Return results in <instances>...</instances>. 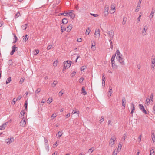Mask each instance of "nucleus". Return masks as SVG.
I'll use <instances>...</instances> for the list:
<instances>
[{"label":"nucleus","instance_id":"1","mask_svg":"<svg viewBox=\"0 0 155 155\" xmlns=\"http://www.w3.org/2000/svg\"><path fill=\"white\" fill-rule=\"evenodd\" d=\"M116 55H113L111 58L112 67L113 69H117L118 66L115 64V58Z\"/></svg>","mask_w":155,"mask_h":155},{"label":"nucleus","instance_id":"2","mask_svg":"<svg viewBox=\"0 0 155 155\" xmlns=\"http://www.w3.org/2000/svg\"><path fill=\"white\" fill-rule=\"evenodd\" d=\"M116 59L122 65H124L125 64L124 59L122 57H120V56L116 57Z\"/></svg>","mask_w":155,"mask_h":155},{"label":"nucleus","instance_id":"3","mask_svg":"<svg viewBox=\"0 0 155 155\" xmlns=\"http://www.w3.org/2000/svg\"><path fill=\"white\" fill-rule=\"evenodd\" d=\"M71 61H67L64 62L65 69H68L70 67L71 65Z\"/></svg>","mask_w":155,"mask_h":155},{"label":"nucleus","instance_id":"4","mask_svg":"<svg viewBox=\"0 0 155 155\" xmlns=\"http://www.w3.org/2000/svg\"><path fill=\"white\" fill-rule=\"evenodd\" d=\"M116 139L114 137H111L110 140L109 145L111 147L113 146L114 145Z\"/></svg>","mask_w":155,"mask_h":155},{"label":"nucleus","instance_id":"5","mask_svg":"<svg viewBox=\"0 0 155 155\" xmlns=\"http://www.w3.org/2000/svg\"><path fill=\"white\" fill-rule=\"evenodd\" d=\"M107 34L108 37L110 39H113L114 35V31L112 30L108 31L107 32Z\"/></svg>","mask_w":155,"mask_h":155},{"label":"nucleus","instance_id":"6","mask_svg":"<svg viewBox=\"0 0 155 155\" xmlns=\"http://www.w3.org/2000/svg\"><path fill=\"white\" fill-rule=\"evenodd\" d=\"M109 9V6L108 5H106L104 9V16H106L108 14V10Z\"/></svg>","mask_w":155,"mask_h":155},{"label":"nucleus","instance_id":"7","mask_svg":"<svg viewBox=\"0 0 155 155\" xmlns=\"http://www.w3.org/2000/svg\"><path fill=\"white\" fill-rule=\"evenodd\" d=\"M139 108L145 114H147V113L143 105L142 104H139Z\"/></svg>","mask_w":155,"mask_h":155},{"label":"nucleus","instance_id":"8","mask_svg":"<svg viewBox=\"0 0 155 155\" xmlns=\"http://www.w3.org/2000/svg\"><path fill=\"white\" fill-rule=\"evenodd\" d=\"M5 141L7 144L9 145L14 141V139L13 138H10L6 139Z\"/></svg>","mask_w":155,"mask_h":155},{"label":"nucleus","instance_id":"9","mask_svg":"<svg viewBox=\"0 0 155 155\" xmlns=\"http://www.w3.org/2000/svg\"><path fill=\"white\" fill-rule=\"evenodd\" d=\"M148 29V26L147 25H145L144 27V28L142 31V34L143 36L147 34L146 31Z\"/></svg>","mask_w":155,"mask_h":155},{"label":"nucleus","instance_id":"10","mask_svg":"<svg viewBox=\"0 0 155 155\" xmlns=\"http://www.w3.org/2000/svg\"><path fill=\"white\" fill-rule=\"evenodd\" d=\"M26 124V121L25 120L22 119L20 123V126L21 127H24Z\"/></svg>","mask_w":155,"mask_h":155},{"label":"nucleus","instance_id":"11","mask_svg":"<svg viewBox=\"0 0 155 155\" xmlns=\"http://www.w3.org/2000/svg\"><path fill=\"white\" fill-rule=\"evenodd\" d=\"M155 12V9L154 8H153L152 9V11L151 13L149 15V18L150 19H152L154 15V13Z\"/></svg>","mask_w":155,"mask_h":155},{"label":"nucleus","instance_id":"12","mask_svg":"<svg viewBox=\"0 0 155 155\" xmlns=\"http://www.w3.org/2000/svg\"><path fill=\"white\" fill-rule=\"evenodd\" d=\"M8 122H7L4 124H3L2 125L0 126V130H3L5 129L6 127L7 124H8Z\"/></svg>","mask_w":155,"mask_h":155},{"label":"nucleus","instance_id":"13","mask_svg":"<svg viewBox=\"0 0 155 155\" xmlns=\"http://www.w3.org/2000/svg\"><path fill=\"white\" fill-rule=\"evenodd\" d=\"M100 30L99 29H96L95 32V35L96 36L99 37L100 36Z\"/></svg>","mask_w":155,"mask_h":155},{"label":"nucleus","instance_id":"14","mask_svg":"<svg viewBox=\"0 0 155 155\" xmlns=\"http://www.w3.org/2000/svg\"><path fill=\"white\" fill-rule=\"evenodd\" d=\"M12 50L10 53V54L11 55H12L13 54L14 52H15L17 50V47H16L14 45L12 47Z\"/></svg>","mask_w":155,"mask_h":155},{"label":"nucleus","instance_id":"15","mask_svg":"<svg viewBox=\"0 0 155 155\" xmlns=\"http://www.w3.org/2000/svg\"><path fill=\"white\" fill-rule=\"evenodd\" d=\"M67 15H69V16H70L72 19H74L75 17L74 14L71 12H68Z\"/></svg>","mask_w":155,"mask_h":155},{"label":"nucleus","instance_id":"16","mask_svg":"<svg viewBox=\"0 0 155 155\" xmlns=\"http://www.w3.org/2000/svg\"><path fill=\"white\" fill-rule=\"evenodd\" d=\"M151 137L153 143L155 142V134H154L153 131H152Z\"/></svg>","mask_w":155,"mask_h":155},{"label":"nucleus","instance_id":"17","mask_svg":"<svg viewBox=\"0 0 155 155\" xmlns=\"http://www.w3.org/2000/svg\"><path fill=\"white\" fill-rule=\"evenodd\" d=\"M122 105L124 107H125L126 105V99L125 97H123L122 98Z\"/></svg>","mask_w":155,"mask_h":155},{"label":"nucleus","instance_id":"18","mask_svg":"<svg viewBox=\"0 0 155 155\" xmlns=\"http://www.w3.org/2000/svg\"><path fill=\"white\" fill-rule=\"evenodd\" d=\"M81 91L82 92L81 93L82 94L85 95L87 94V92H86L85 89V87H82L81 89Z\"/></svg>","mask_w":155,"mask_h":155},{"label":"nucleus","instance_id":"19","mask_svg":"<svg viewBox=\"0 0 155 155\" xmlns=\"http://www.w3.org/2000/svg\"><path fill=\"white\" fill-rule=\"evenodd\" d=\"M131 108H132V111L131 112V114H132L135 110L134 105L133 103L131 104Z\"/></svg>","mask_w":155,"mask_h":155},{"label":"nucleus","instance_id":"20","mask_svg":"<svg viewBox=\"0 0 155 155\" xmlns=\"http://www.w3.org/2000/svg\"><path fill=\"white\" fill-rule=\"evenodd\" d=\"M63 134V133L62 131H59L57 133V134L58 135L57 138H60L62 136Z\"/></svg>","mask_w":155,"mask_h":155},{"label":"nucleus","instance_id":"21","mask_svg":"<svg viewBox=\"0 0 155 155\" xmlns=\"http://www.w3.org/2000/svg\"><path fill=\"white\" fill-rule=\"evenodd\" d=\"M116 54L115 55H117V57L119 56L122 57V54L120 53L119 50H117Z\"/></svg>","mask_w":155,"mask_h":155},{"label":"nucleus","instance_id":"22","mask_svg":"<svg viewBox=\"0 0 155 155\" xmlns=\"http://www.w3.org/2000/svg\"><path fill=\"white\" fill-rule=\"evenodd\" d=\"M28 25L27 24H26L25 25H22L21 26V28L23 30H25L27 27Z\"/></svg>","mask_w":155,"mask_h":155},{"label":"nucleus","instance_id":"23","mask_svg":"<svg viewBox=\"0 0 155 155\" xmlns=\"http://www.w3.org/2000/svg\"><path fill=\"white\" fill-rule=\"evenodd\" d=\"M149 98L152 102L153 103V94H151Z\"/></svg>","mask_w":155,"mask_h":155},{"label":"nucleus","instance_id":"24","mask_svg":"<svg viewBox=\"0 0 155 155\" xmlns=\"http://www.w3.org/2000/svg\"><path fill=\"white\" fill-rule=\"evenodd\" d=\"M90 31L91 30L90 29V28L89 27H88L86 30L85 32L86 35H88Z\"/></svg>","mask_w":155,"mask_h":155},{"label":"nucleus","instance_id":"25","mask_svg":"<svg viewBox=\"0 0 155 155\" xmlns=\"http://www.w3.org/2000/svg\"><path fill=\"white\" fill-rule=\"evenodd\" d=\"M28 35H26L25 36H23V40L25 41V42H26L28 40V38L27 37V36Z\"/></svg>","mask_w":155,"mask_h":155},{"label":"nucleus","instance_id":"26","mask_svg":"<svg viewBox=\"0 0 155 155\" xmlns=\"http://www.w3.org/2000/svg\"><path fill=\"white\" fill-rule=\"evenodd\" d=\"M67 28H68L67 32H69L72 29L71 25H70L69 26H68L67 27Z\"/></svg>","mask_w":155,"mask_h":155},{"label":"nucleus","instance_id":"27","mask_svg":"<svg viewBox=\"0 0 155 155\" xmlns=\"http://www.w3.org/2000/svg\"><path fill=\"white\" fill-rule=\"evenodd\" d=\"M45 147L47 152H48L49 150V147L48 143H46V144L45 145Z\"/></svg>","mask_w":155,"mask_h":155},{"label":"nucleus","instance_id":"28","mask_svg":"<svg viewBox=\"0 0 155 155\" xmlns=\"http://www.w3.org/2000/svg\"><path fill=\"white\" fill-rule=\"evenodd\" d=\"M146 101L147 104H149L150 103V101H151L149 99V97H147Z\"/></svg>","mask_w":155,"mask_h":155},{"label":"nucleus","instance_id":"29","mask_svg":"<svg viewBox=\"0 0 155 155\" xmlns=\"http://www.w3.org/2000/svg\"><path fill=\"white\" fill-rule=\"evenodd\" d=\"M11 81V77H10L8 78L7 79V81H6V84H8L10 82V81Z\"/></svg>","mask_w":155,"mask_h":155},{"label":"nucleus","instance_id":"30","mask_svg":"<svg viewBox=\"0 0 155 155\" xmlns=\"http://www.w3.org/2000/svg\"><path fill=\"white\" fill-rule=\"evenodd\" d=\"M140 8V6L138 5H137V6L136 7V9L135 10V12H137L139 11V9Z\"/></svg>","mask_w":155,"mask_h":155},{"label":"nucleus","instance_id":"31","mask_svg":"<svg viewBox=\"0 0 155 155\" xmlns=\"http://www.w3.org/2000/svg\"><path fill=\"white\" fill-rule=\"evenodd\" d=\"M68 14V12H64V13H60L58 15V16L60 15H64V16H68V15H66Z\"/></svg>","mask_w":155,"mask_h":155},{"label":"nucleus","instance_id":"32","mask_svg":"<svg viewBox=\"0 0 155 155\" xmlns=\"http://www.w3.org/2000/svg\"><path fill=\"white\" fill-rule=\"evenodd\" d=\"M62 23L64 24H66L68 22V21L66 18H63L62 20Z\"/></svg>","mask_w":155,"mask_h":155},{"label":"nucleus","instance_id":"33","mask_svg":"<svg viewBox=\"0 0 155 155\" xmlns=\"http://www.w3.org/2000/svg\"><path fill=\"white\" fill-rule=\"evenodd\" d=\"M66 30V28L64 26H62L61 28V31L63 32Z\"/></svg>","mask_w":155,"mask_h":155},{"label":"nucleus","instance_id":"34","mask_svg":"<svg viewBox=\"0 0 155 155\" xmlns=\"http://www.w3.org/2000/svg\"><path fill=\"white\" fill-rule=\"evenodd\" d=\"M94 45L92 44L91 46V48L93 50H95L96 49V47H95V42H94Z\"/></svg>","mask_w":155,"mask_h":155},{"label":"nucleus","instance_id":"35","mask_svg":"<svg viewBox=\"0 0 155 155\" xmlns=\"http://www.w3.org/2000/svg\"><path fill=\"white\" fill-rule=\"evenodd\" d=\"M122 147V145L119 144L118 148L117 149V150H118V151H119L121 150Z\"/></svg>","mask_w":155,"mask_h":155},{"label":"nucleus","instance_id":"36","mask_svg":"<svg viewBox=\"0 0 155 155\" xmlns=\"http://www.w3.org/2000/svg\"><path fill=\"white\" fill-rule=\"evenodd\" d=\"M116 149L114 150L113 151L112 154V155H117V153H118L119 151L117 150L116 151H115Z\"/></svg>","mask_w":155,"mask_h":155},{"label":"nucleus","instance_id":"37","mask_svg":"<svg viewBox=\"0 0 155 155\" xmlns=\"http://www.w3.org/2000/svg\"><path fill=\"white\" fill-rule=\"evenodd\" d=\"M142 137V135H140L139 136L138 141L139 142H141Z\"/></svg>","mask_w":155,"mask_h":155},{"label":"nucleus","instance_id":"38","mask_svg":"<svg viewBox=\"0 0 155 155\" xmlns=\"http://www.w3.org/2000/svg\"><path fill=\"white\" fill-rule=\"evenodd\" d=\"M58 63V61L57 60L55 61L53 63V66L54 67H55L57 66Z\"/></svg>","mask_w":155,"mask_h":155},{"label":"nucleus","instance_id":"39","mask_svg":"<svg viewBox=\"0 0 155 155\" xmlns=\"http://www.w3.org/2000/svg\"><path fill=\"white\" fill-rule=\"evenodd\" d=\"M41 91V89L40 88H38L35 91V93L36 94H38Z\"/></svg>","mask_w":155,"mask_h":155},{"label":"nucleus","instance_id":"40","mask_svg":"<svg viewBox=\"0 0 155 155\" xmlns=\"http://www.w3.org/2000/svg\"><path fill=\"white\" fill-rule=\"evenodd\" d=\"M154 152L153 149L150 151V155H154Z\"/></svg>","mask_w":155,"mask_h":155},{"label":"nucleus","instance_id":"41","mask_svg":"<svg viewBox=\"0 0 155 155\" xmlns=\"http://www.w3.org/2000/svg\"><path fill=\"white\" fill-rule=\"evenodd\" d=\"M35 52L34 54L35 55H36L39 52V51L38 50H35Z\"/></svg>","mask_w":155,"mask_h":155},{"label":"nucleus","instance_id":"42","mask_svg":"<svg viewBox=\"0 0 155 155\" xmlns=\"http://www.w3.org/2000/svg\"><path fill=\"white\" fill-rule=\"evenodd\" d=\"M87 68V67L86 66H82L80 68V70L81 71H83L85 69Z\"/></svg>","mask_w":155,"mask_h":155},{"label":"nucleus","instance_id":"43","mask_svg":"<svg viewBox=\"0 0 155 155\" xmlns=\"http://www.w3.org/2000/svg\"><path fill=\"white\" fill-rule=\"evenodd\" d=\"M47 102L48 103H51L52 101V98H49L47 101Z\"/></svg>","mask_w":155,"mask_h":155},{"label":"nucleus","instance_id":"44","mask_svg":"<svg viewBox=\"0 0 155 155\" xmlns=\"http://www.w3.org/2000/svg\"><path fill=\"white\" fill-rule=\"evenodd\" d=\"M84 79V78H80L79 79V82L80 83H82V82H83Z\"/></svg>","mask_w":155,"mask_h":155},{"label":"nucleus","instance_id":"45","mask_svg":"<svg viewBox=\"0 0 155 155\" xmlns=\"http://www.w3.org/2000/svg\"><path fill=\"white\" fill-rule=\"evenodd\" d=\"M126 19L125 18H124L123 19V21L122 22V24L123 25H124L126 22Z\"/></svg>","mask_w":155,"mask_h":155},{"label":"nucleus","instance_id":"46","mask_svg":"<svg viewBox=\"0 0 155 155\" xmlns=\"http://www.w3.org/2000/svg\"><path fill=\"white\" fill-rule=\"evenodd\" d=\"M22 96L21 95H20L18 96V97L17 98V99H16V101L20 100L21 98H22Z\"/></svg>","mask_w":155,"mask_h":155},{"label":"nucleus","instance_id":"47","mask_svg":"<svg viewBox=\"0 0 155 155\" xmlns=\"http://www.w3.org/2000/svg\"><path fill=\"white\" fill-rule=\"evenodd\" d=\"M58 141H56L55 143L53 145V147L55 148L57 146V144L59 143Z\"/></svg>","mask_w":155,"mask_h":155},{"label":"nucleus","instance_id":"48","mask_svg":"<svg viewBox=\"0 0 155 155\" xmlns=\"http://www.w3.org/2000/svg\"><path fill=\"white\" fill-rule=\"evenodd\" d=\"M111 10H115V7L114 4H112L111 6Z\"/></svg>","mask_w":155,"mask_h":155},{"label":"nucleus","instance_id":"49","mask_svg":"<svg viewBox=\"0 0 155 155\" xmlns=\"http://www.w3.org/2000/svg\"><path fill=\"white\" fill-rule=\"evenodd\" d=\"M75 113H77L78 116H79V111H77L76 110L75 111H74V110H73L72 111V114H74Z\"/></svg>","mask_w":155,"mask_h":155},{"label":"nucleus","instance_id":"50","mask_svg":"<svg viewBox=\"0 0 155 155\" xmlns=\"http://www.w3.org/2000/svg\"><path fill=\"white\" fill-rule=\"evenodd\" d=\"M57 115L56 114H52L51 118L52 119H54V118L56 117Z\"/></svg>","mask_w":155,"mask_h":155},{"label":"nucleus","instance_id":"51","mask_svg":"<svg viewBox=\"0 0 155 155\" xmlns=\"http://www.w3.org/2000/svg\"><path fill=\"white\" fill-rule=\"evenodd\" d=\"M16 101V99L15 98H13L12 100V102L11 104H15V102Z\"/></svg>","mask_w":155,"mask_h":155},{"label":"nucleus","instance_id":"52","mask_svg":"<svg viewBox=\"0 0 155 155\" xmlns=\"http://www.w3.org/2000/svg\"><path fill=\"white\" fill-rule=\"evenodd\" d=\"M124 135H125V136H123V137L122 138V140L123 142L124 141H125L126 137L125 136H126V134H124Z\"/></svg>","mask_w":155,"mask_h":155},{"label":"nucleus","instance_id":"53","mask_svg":"<svg viewBox=\"0 0 155 155\" xmlns=\"http://www.w3.org/2000/svg\"><path fill=\"white\" fill-rule=\"evenodd\" d=\"M43 138H44V139L45 140L44 142H45V145L46 144V143H48V140H47L44 137H43Z\"/></svg>","mask_w":155,"mask_h":155},{"label":"nucleus","instance_id":"54","mask_svg":"<svg viewBox=\"0 0 155 155\" xmlns=\"http://www.w3.org/2000/svg\"><path fill=\"white\" fill-rule=\"evenodd\" d=\"M152 112L155 114V104L154 105L153 109Z\"/></svg>","mask_w":155,"mask_h":155},{"label":"nucleus","instance_id":"55","mask_svg":"<svg viewBox=\"0 0 155 155\" xmlns=\"http://www.w3.org/2000/svg\"><path fill=\"white\" fill-rule=\"evenodd\" d=\"M27 104H28L27 101H26L25 102V105H24L25 108V109H27Z\"/></svg>","mask_w":155,"mask_h":155},{"label":"nucleus","instance_id":"56","mask_svg":"<svg viewBox=\"0 0 155 155\" xmlns=\"http://www.w3.org/2000/svg\"><path fill=\"white\" fill-rule=\"evenodd\" d=\"M63 93H64L63 92H62L61 91L59 92V93L58 94L59 96H62Z\"/></svg>","mask_w":155,"mask_h":155},{"label":"nucleus","instance_id":"57","mask_svg":"<svg viewBox=\"0 0 155 155\" xmlns=\"http://www.w3.org/2000/svg\"><path fill=\"white\" fill-rule=\"evenodd\" d=\"M52 47V45H48L47 47V49L48 50H50L51 48Z\"/></svg>","mask_w":155,"mask_h":155},{"label":"nucleus","instance_id":"58","mask_svg":"<svg viewBox=\"0 0 155 155\" xmlns=\"http://www.w3.org/2000/svg\"><path fill=\"white\" fill-rule=\"evenodd\" d=\"M20 15V13L19 12H18L17 13L15 14V16H17V17L19 16Z\"/></svg>","mask_w":155,"mask_h":155},{"label":"nucleus","instance_id":"59","mask_svg":"<svg viewBox=\"0 0 155 155\" xmlns=\"http://www.w3.org/2000/svg\"><path fill=\"white\" fill-rule=\"evenodd\" d=\"M25 114V112L24 110L21 111L20 112V114L22 116H23Z\"/></svg>","mask_w":155,"mask_h":155},{"label":"nucleus","instance_id":"60","mask_svg":"<svg viewBox=\"0 0 155 155\" xmlns=\"http://www.w3.org/2000/svg\"><path fill=\"white\" fill-rule=\"evenodd\" d=\"M76 73V72H75V71L73 72L72 73V74H71V77H74Z\"/></svg>","mask_w":155,"mask_h":155},{"label":"nucleus","instance_id":"61","mask_svg":"<svg viewBox=\"0 0 155 155\" xmlns=\"http://www.w3.org/2000/svg\"><path fill=\"white\" fill-rule=\"evenodd\" d=\"M93 148V147H92L89 149L88 150V152H91V153L94 151V150L92 149Z\"/></svg>","mask_w":155,"mask_h":155},{"label":"nucleus","instance_id":"62","mask_svg":"<svg viewBox=\"0 0 155 155\" xmlns=\"http://www.w3.org/2000/svg\"><path fill=\"white\" fill-rule=\"evenodd\" d=\"M91 15L95 17H97L98 16V15L97 14H91Z\"/></svg>","mask_w":155,"mask_h":155},{"label":"nucleus","instance_id":"63","mask_svg":"<svg viewBox=\"0 0 155 155\" xmlns=\"http://www.w3.org/2000/svg\"><path fill=\"white\" fill-rule=\"evenodd\" d=\"M112 89L111 87V86H110V87H109V90H110L109 92L110 93V96H111V94H112V93H111V91H112Z\"/></svg>","mask_w":155,"mask_h":155},{"label":"nucleus","instance_id":"64","mask_svg":"<svg viewBox=\"0 0 155 155\" xmlns=\"http://www.w3.org/2000/svg\"><path fill=\"white\" fill-rule=\"evenodd\" d=\"M81 38H78L77 39V41L78 42H81Z\"/></svg>","mask_w":155,"mask_h":155}]
</instances>
